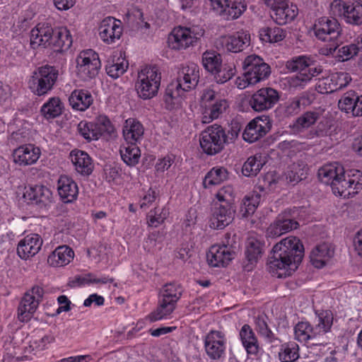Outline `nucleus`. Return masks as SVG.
Returning <instances> with one entry per match:
<instances>
[{
    "mask_svg": "<svg viewBox=\"0 0 362 362\" xmlns=\"http://www.w3.org/2000/svg\"><path fill=\"white\" fill-rule=\"evenodd\" d=\"M304 248L300 240L289 236L276 243L269 258L268 268L271 274L278 278L291 275L303 257Z\"/></svg>",
    "mask_w": 362,
    "mask_h": 362,
    "instance_id": "nucleus-1",
    "label": "nucleus"
},
{
    "mask_svg": "<svg viewBox=\"0 0 362 362\" xmlns=\"http://www.w3.org/2000/svg\"><path fill=\"white\" fill-rule=\"evenodd\" d=\"M354 176H345L343 166L338 163L325 165L318 170L321 182L330 185L334 194L344 198L352 197L362 189V179L356 180Z\"/></svg>",
    "mask_w": 362,
    "mask_h": 362,
    "instance_id": "nucleus-2",
    "label": "nucleus"
},
{
    "mask_svg": "<svg viewBox=\"0 0 362 362\" xmlns=\"http://www.w3.org/2000/svg\"><path fill=\"white\" fill-rule=\"evenodd\" d=\"M199 79V67L194 63L182 65L178 71L177 80L166 88L164 101L168 108L178 105L185 92L194 88Z\"/></svg>",
    "mask_w": 362,
    "mask_h": 362,
    "instance_id": "nucleus-3",
    "label": "nucleus"
},
{
    "mask_svg": "<svg viewBox=\"0 0 362 362\" xmlns=\"http://www.w3.org/2000/svg\"><path fill=\"white\" fill-rule=\"evenodd\" d=\"M214 209L211 218V227L222 229L228 226L234 218L235 210L232 206L234 192L231 186H224L216 194Z\"/></svg>",
    "mask_w": 362,
    "mask_h": 362,
    "instance_id": "nucleus-4",
    "label": "nucleus"
},
{
    "mask_svg": "<svg viewBox=\"0 0 362 362\" xmlns=\"http://www.w3.org/2000/svg\"><path fill=\"white\" fill-rule=\"evenodd\" d=\"M184 289L181 284L172 282L165 284L160 290L156 309L150 313L151 322L167 319L173 313L180 299Z\"/></svg>",
    "mask_w": 362,
    "mask_h": 362,
    "instance_id": "nucleus-5",
    "label": "nucleus"
},
{
    "mask_svg": "<svg viewBox=\"0 0 362 362\" xmlns=\"http://www.w3.org/2000/svg\"><path fill=\"white\" fill-rule=\"evenodd\" d=\"M286 68L290 72H296L288 80L290 86L296 88H303L313 77L322 72V69L315 66L313 60L306 56L292 58L286 62Z\"/></svg>",
    "mask_w": 362,
    "mask_h": 362,
    "instance_id": "nucleus-6",
    "label": "nucleus"
},
{
    "mask_svg": "<svg viewBox=\"0 0 362 362\" xmlns=\"http://www.w3.org/2000/svg\"><path fill=\"white\" fill-rule=\"evenodd\" d=\"M160 74L156 66H145L137 75L135 89L138 95L144 99H151L158 93L160 85Z\"/></svg>",
    "mask_w": 362,
    "mask_h": 362,
    "instance_id": "nucleus-7",
    "label": "nucleus"
},
{
    "mask_svg": "<svg viewBox=\"0 0 362 362\" xmlns=\"http://www.w3.org/2000/svg\"><path fill=\"white\" fill-rule=\"evenodd\" d=\"M58 75V70L54 66H40L32 73L28 81V87L35 95H45L52 90Z\"/></svg>",
    "mask_w": 362,
    "mask_h": 362,
    "instance_id": "nucleus-8",
    "label": "nucleus"
},
{
    "mask_svg": "<svg viewBox=\"0 0 362 362\" xmlns=\"http://www.w3.org/2000/svg\"><path fill=\"white\" fill-rule=\"evenodd\" d=\"M315 37L321 41L330 42L329 52L333 54L338 47L337 40L341 34V28L335 18L322 17L314 25Z\"/></svg>",
    "mask_w": 362,
    "mask_h": 362,
    "instance_id": "nucleus-9",
    "label": "nucleus"
},
{
    "mask_svg": "<svg viewBox=\"0 0 362 362\" xmlns=\"http://www.w3.org/2000/svg\"><path fill=\"white\" fill-rule=\"evenodd\" d=\"M201 148L210 156L220 153L226 142V134L223 128L218 124H213L204 129L199 137Z\"/></svg>",
    "mask_w": 362,
    "mask_h": 362,
    "instance_id": "nucleus-10",
    "label": "nucleus"
},
{
    "mask_svg": "<svg viewBox=\"0 0 362 362\" xmlns=\"http://www.w3.org/2000/svg\"><path fill=\"white\" fill-rule=\"evenodd\" d=\"M204 34V30L198 27H177L170 34L168 46L172 49H185L193 45Z\"/></svg>",
    "mask_w": 362,
    "mask_h": 362,
    "instance_id": "nucleus-11",
    "label": "nucleus"
},
{
    "mask_svg": "<svg viewBox=\"0 0 362 362\" xmlns=\"http://www.w3.org/2000/svg\"><path fill=\"white\" fill-rule=\"evenodd\" d=\"M76 74L83 81L95 77L100 69L101 63L98 53L93 49L81 52L76 57Z\"/></svg>",
    "mask_w": 362,
    "mask_h": 362,
    "instance_id": "nucleus-12",
    "label": "nucleus"
},
{
    "mask_svg": "<svg viewBox=\"0 0 362 362\" xmlns=\"http://www.w3.org/2000/svg\"><path fill=\"white\" fill-rule=\"evenodd\" d=\"M331 11L334 16L343 17L348 23L362 24V1L346 4L334 0L331 4Z\"/></svg>",
    "mask_w": 362,
    "mask_h": 362,
    "instance_id": "nucleus-13",
    "label": "nucleus"
},
{
    "mask_svg": "<svg viewBox=\"0 0 362 362\" xmlns=\"http://www.w3.org/2000/svg\"><path fill=\"white\" fill-rule=\"evenodd\" d=\"M243 68L252 83H257L266 79L271 73L270 66L256 54L247 56L243 62Z\"/></svg>",
    "mask_w": 362,
    "mask_h": 362,
    "instance_id": "nucleus-14",
    "label": "nucleus"
},
{
    "mask_svg": "<svg viewBox=\"0 0 362 362\" xmlns=\"http://www.w3.org/2000/svg\"><path fill=\"white\" fill-rule=\"evenodd\" d=\"M279 98V93L272 88H262L250 97L249 105L256 112H262L274 107Z\"/></svg>",
    "mask_w": 362,
    "mask_h": 362,
    "instance_id": "nucleus-15",
    "label": "nucleus"
},
{
    "mask_svg": "<svg viewBox=\"0 0 362 362\" xmlns=\"http://www.w3.org/2000/svg\"><path fill=\"white\" fill-rule=\"evenodd\" d=\"M226 337L220 331L211 330L204 338V348L207 356L212 360H218L224 356Z\"/></svg>",
    "mask_w": 362,
    "mask_h": 362,
    "instance_id": "nucleus-16",
    "label": "nucleus"
},
{
    "mask_svg": "<svg viewBox=\"0 0 362 362\" xmlns=\"http://www.w3.org/2000/svg\"><path fill=\"white\" fill-rule=\"evenodd\" d=\"M351 81V78L348 73H333L320 78L316 83V90L322 94L333 93L346 87Z\"/></svg>",
    "mask_w": 362,
    "mask_h": 362,
    "instance_id": "nucleus-17",
    "label": "nucleus"
},
{
    "mask_svg": "<svg viewBox=\"0 0 362 362\" xmlns=\"http://www.w3.org/2000/svg\"><path fill=\"white\" fill-rule=\"evenodd\" d=\"M271 127L272 123L269 117H257L247 124L243 138L249 143H253L264 136Z\"/></svg>",
    "mask_w": 362,
    "mask_h": 362,
    "instance_id": "nucleus-18",
    "label": "nucleus"
},
{
    "mask_svg": "<svg viewBox=\"0 0 362 362\" xmlns=\"http://www.w3.org/2000/svg\"><path fill=\"white\" fill-rule=\"evenodd\" d=\"M235 257V252L228 244L212 245L206 254L209 264L211 267H225Z\"/></svg>",
    "mask_w": 362,
    "mask_h": 362,
    "instance_id": "nucleus-19",
    "label": "nucleus"
},
{
    "mask_svg": "<svg viewBox=\"0 0 362 362\" xmlns=\"http://www.w3.org/2000/svg\"><path fill=\"white\" fill-rule=\"evenodd\" d=\"M122 23L114 17L105 18L99 26V36L106 44H112L122 36Z\"/></svg>",
    "mask_w": 362,
    "mask_h": 362,
    "instance_id": "nucleus-20",
    "label": "nucleus"
},
{
    "mask_svg": "<svg viewBox=\"0 0 362 362\" xmlns=\"http://www.w3.org/2000/svg\"><path fill=\"white\" fill-rule=\"evenodd\" d=\"M54 28L48 23H39L30 31V46L33 49L50 47Z\"/></svg>",
    "mask_w": 362,
    "mask_h": 362,
    "instance_id": "nucleus-21",
    "label": "nucleus"
},
{
    "mask_svg": "<svg viewBox=\"0 0 362 362\" xmlns=\"http://www.w3.org/2000/svg\"><path fill=\"white\" fill-rule=\"evenodd\" d=\"M41 154L40 149L33 144H23L13 150L12 157L13 162L21 166L35 163Z\"/></svg>",
    "mask_w": 362,
    "mask_h": 362,
    "instance_id": "nucleus-22",
    "label": "nucleus"
},
{
    "mask_svg": "<svg viewBox=\"0 0 362 362\" xmlns=\"http://www.w3.org/2000/svg\"><path fill=\"white\" fill-rule=\"evenodd\" d=\"M319 328L311 326L308 322H299L294 327L295 339L300 342L307 343L313 341L312 345H325V339H322L317 333Z\"/></svg>",
    "mask_w": 362,
    "mask_h": 362,
    "instance_id": "nucleus-23",
    "label": "nucleus"
},
{
    "mask_svg": "<svg viewBox=\"0 0 362 362\" xmlns=\"http://www.w3.org/2000/svg\"><path fill=\"white\" fill-rule=\"evenodd\" d=\"M42 243V239L38 234H29L19 241L17 254L23 259L32 257L38 253Z\"/></svg>",
    "mask_w": 362,
    "mask_h": 362,
    "instance_id": "nucleus-24",
    "label": "nucleus"
},
{
    "mask_svg": "<svg viewBox=\"0 0 362 362\" xmlns=\"http://www.w3.org/2000/svg\"><path fill=\"white\" fill-rule=\"evenodd\" d=\"M225 48L231 52H239L248 47L250 43V34L246 30H240L223 38Z\"/></svg>",
    "mask_w": 362,
    "mask_h": 362,
    "instance_id": "nucleus-25",
    "label": "nucleus"
},
{
    "mask_svg": "<svg viewBox=\"0 0 362 362\" xmlns=\"http://www.w3.org/2000/svg\"><path fill=\"white\" fill-rule=\"evenodd\" d=\"M57 190L59 197L64 203H71L77 199L78 188L72 178L67 175H61L57 182Z\"/></svg>",
    "mask_w": 362,
    "mask_h": 362,
    "instance_id": "nucleus-26",
    "label": "nucleus"
},
{
    "mask_svg": "<svg viewBox=\"0 0 362 362\" xmlns=\"http://www.w3.org/2000/svg\"><path fill=\"white\" fill-rule=\"evenodd\" d=\"M144 129L141 123L133 118L127 119L122 128L123 137L126 143L137 144L143 139Z\"/></svg>",
    "mask_w": 362,
    "mask_h": 362,
    "instance_id": "nucleus-27",
    "label": "nucleus"
},
{
    "mask_svg": "<svg viewBox=\"0 0 362 362\" xmlns=\"http://www.w3.org/2000/svg\"><path fill=\"white\" fill-rule=\"evenodd\" d=\"M23 197L32 204L46 206L51 202L52 193L47 187L35 185L26 188Z\"/></svg>",
    "mask_w": 362,
    "mask_h": 362,
    "instance_id": "nucleus-28",
    "label": "nucleus"
},
{
    "mask_svg": "<svg viewBox=\"0 0 362 362\" xmlns=\"http://www.w3.org/2000/svg\"><path fill=\"white\" fill-rule=\"evenodd\" d=\"M70 156L77 173L83 176H88L92 173L94 165L91 158L86 152L79 150L72 151Z\"/></svg>",
    "mask_w": 362,
    "mask_h": 362,
    "instance_id": "nucleus-29",
    "label": "nucleus"
},
{
    "mask_svg": "<svg viewBox=\"0 0 362 362\" xmlns=\"http://www.w3.org/2000/svg\"><path fill=\"white\" fill-rule=\"evenodd\" d=\"M73 42L70 31L66 27L54 28L50 47L55 51L62 52L68 50Z\"/></svg>",
    "mask_w": 362,
    "mask_h": 362,
    "instance_id": "nucleus-30",
    "label": "nucleus"
},
{
    "mask_svg": "<svg viewBox=\"0 0 362 362\" xmlns=\"http://www.w3.org/2000/svg\"><path fill=\"white\" fill-rule=\"evenodd\" d=\"M74 252L68 245L58 246L47 258V262L52 267H64L74 259Z\"/></svg>",
    "mask_w": 362,
    "mask_h": 362,
    "instance_id": "nucleus-31",
    "label": "nucleus"
},
{
    "mask_svg": "<svg viewBox=\"0 0 362 362\" xmlns=\"http://www.w3.org/2000/svg\"><path fill=\"white\" fill-rule=\"evenodd\" d=\"M264 243L260 237L251 234L246 243L245 257L249 264L253 265L257 263L263 253Z\"/></svg>",
    "mask_w": 362,
    "mask_h": 362,
    "instance_id": "nucleus-32",
    "label": "nucleus"
},
{
    "mask_svg": "<svg viewBox=\"0 0 362 362\" xmlns=\"http://www.w3.org/2000/svg\"><path fill=\"white\" fill-rule=\"evenodd\" d=\"M298 226V223L293 219L279 216L267 228V235L269 238H276L297 228Z\"/></svg>",
    "mask_w": 362,
    "mask_h": 362,
    "instance_id": "nucleus-33",
    "label": "nucleus"
},
{
    "mask_svg": "<svg viewBox=\"0 0 362 362\" xmlns=\"http://www.w3.org/2000/svg\"><path fill=\"white\" fill-rule=\"evenodd\" d=\"M71 107L76 110L85 111L93 102L91 93L87 90H74L69 98Z\"/></svg>",
    "mask_w": 362,
    "mask_h": 362,
    "instance_id": "nucleus-34",
    "label": "nucleus"
},
{
    "mask_svg": "<svg viewBox=\"0 0 362 362\" xmlns=\"http://www.w3.org/2000/svg\"><path fill=\"white\" fill-rule=\"evenodd\" d=\"M240 338L247 353L250 355H257L259 346L252 329L249 325H244L240 330Z\"/></svg>",
    "mask_w": 362,
    "mask_h": 362,
    "instance_id": "nucleus-35",
    "label": "nucleus"
},
{
    "mask_svg": "<svg viewBox=\"0 0 362 362\" xmlns=\"http://www.w3.org/2000/svg\"><path fill=\"white\" fill-rule=\"evenodd\" d=\"M228 107V103L224 98H218L206 106L202 112V122L210 123L214 119L218 118Z\"/></svg>",
    "mask_w": 362,
    "mask_h": 362,
    "instance_id": "nucleus-36",
    "label": "nucleus"
},
{
    "mask_svg": "<svg viewBox=\"0 0 362 362\" xmlns=\"http://www.w3.org/2000/svg\"><path fill=\"white\" fill-rule=\"evenodd\" d=\"M272 9L273 11L272 17L279 25H284L292 21L298 14V8L293 4L278 6Z\"/></svg>",
    "mask_w": 362,
    "mask_h": 362,
    "instance_id": "nucleus-37",
    "label": "nucleus"
},
{
    "mask_svg": "<svg viewBox=\"0 0 362 362\" xmlns=\"http://www.w3.org/2000/svg\"><path fill=\"white\" fill-rule=\"evenodd\" d=\"M334 254L328 245L324 243L316 246L310 253V259L316 268L323 267Z\"/></svg>",
    "mask_w": 362,
    "mask_h": 362,
    "instance_id": "nucleus-38",
    "label": "nucleus"
},
{
    "mask_svg": "<svg viewBox=\"0 0 362 362\" xmlns=\"http://www.w3.org/2000/svg\"><path fill=\"white\" fill-rule=\"evenodd\" d=\"M38 303L29 293H25L18 308V319L21 322H28L35 312Z\"/></svg>",
    "mask_w": 362,
    "mask_h": 362,
    "instance_id": "nucleus-39",
    "label": "nucleus"
},
{
    "mask_svg": "<svg viewBox=\"0 0 362 362\" xmlns=\"http://www.w3.org/2000/svg\"><path fill=\"white\" fill-rule=\"evenodd\" d=\"M122 160L129 166H134L139 163L141 157V151L137 144L126 143L119 148Z\"/></svg>",
    "mask_w": 362,
    "mask_h": 362,
    "instance_id": "nucleus-40",
    "label": "nucleus"
},
{
    "mask_svg": "<svg viewBox=\"0 0 362 362\" xmlns=\"http://www.w3.org/2000/svg\"><path fill=\"white\" fill-rule=\"evenodd\" d=\"M320 117V113L318 111H307L298 117L291 127L293 131L302 132L314 125Z\"/></svg>",
    "mask_w": 362,
    "mask_h": 362,
    "instance_id": "nucleus-41",
    "label": "nucleus"
},
{
    "mask_svg": "<svg viewBox=\"0 0 362 362\" xmlns=\"http://www.w3.org/2000/svg\"><path fill=\"white\" fill-rule=\"evenodd\" d=\"M246 8L244 0H229L220 16L226 20L236 19L244 13Z\"/></svg>",
    "mask_w": 362,
    "mask_h": 362,
    "instance_id": "nucleus-42",
    "label": "nucleus"
},
{
    "mask_svg": "<svg viewBox=\"0 0 362 362\" xmlns=\"http://www.w3.org/2000/svg\"><path fill=\"white\" fill-rule=\"evenodd\" d=\"M63 103L57 97L49 98L41 107L40 112L47 119H54L62 113Z\"/></svg>",
    "mask_w": 362,
    "mask_h": 362,
    "instance_id": "nucleus-43",
    "label": "nucleus"
},
{
    "mask_svg": "<svg viewBox=\"0 0 362 362\" xmlns=\"http://www.w3.org/2000/svg\"><path fill=\"white\" fill-rule=\"evenodd\" d=\"M308 168L303 160L294 162L288 167L286 176L291 182H298L306 177Z\"/></svg>",
    "mask_w": 362,
    "mask_h": 362,
    "instance_id": "nucleus-44",
    "label": "nucleus"
},
{
    "mask_svg": "<svg viewBox=\"0 0 362 362\" xmlns=\"http://www.w3.org/2000/svg\"><path fill=\"white\" fill-rule=\"evenodd\" d=\"M286 31L279 27H264L259 31L262 41L266 42H278L286 37Z\"/></svg>",
    "mask_w": 362,
    "mask_h": 362,
    "instance_id": "nucleus-45",
    "label": "nucleus"
},
{
    "mask_svg": "<svg viewBox=\"0 0 362 362\" xmlns=\"http://www.w3.org/2000/svg\"><path fill=\"white\" fill-rule=\"evenodd\" d=\"M93 123L95 126L98 139L101 136L113 137L115 136V129L107 116L99 115Z\"/></svg>",
    "mask_w": 362,
    "mask_h": 362,
    "instance_id": "nucleus-46",
    "label": "nucleus"
},
{
    "mask_svg": "<svg viewBox=\"0 0 362 362\" xmlns=\"http://www.w3.org/2000/svg\"><path fill=\"white\" fill-rule=\"evenodd\" d=\"M228 177V171L223 167H214L207 174L203 181V185L205 188L213 185L221 184Z\"/></svg>",
    "mask_w": 362,
    "mask_h": 362,
    "instance_id": "nucleus-47",
    "label": "nucleus"
},
{
    "mask_svg": "<svg viewBox=\"0 0 362 362\" xmlns=\"http://www.w3.org/2000/svg\"><path fill=\"white\" fill-rule=\"evenodd\" d=\"M299 346L293 341L283 344L279 352V358L281 362H294L299 358Z\"/></svg>",
    "mask_w": 362,
    "mask_h": 362,
    "instance_id": "nucleus-48",
    "label": "nucleus"
},
{
    "mask_svg": "<svg viewBox=\"0 0 362 362\" xmlns=\"http://www.w3.org/2000/svg\"><path fill=\"white\" fill-rule=\"evenodd\" d=\"M264 164V161L262 160L261 155L256 154L250 156L243 166V173L247 177L256 175L260 171Z\"/></svg>",
    "mask_w": 362,
    "mask_h": 362,
    "instance_id": "nucleus-49",
    "label": "nucleus"
},
{
    "mask_svg": "<svg viewBox=\"0 0 362 362\" xmlns=\"http://www.w3.org/2000/svg\"><path fill=\"white\" fill-rule=\"evenodd\" d=\"M305 101L304 97H296L283 104L279 110L284 116L291 117L300 112L301 107L305 105Z\"/></svg>",
    "mask_w": 362,
    "mask_h": 362,
    "instance_id": "nucleus-50",
    "label": "nucleus"
},
{
    "mask_svg": "<svg viewBox=\"0 0 362 362\" xmlns=\"http://www.w3.org/2000/svg\"><path fill=\"white\" fill-rule=\"evenodd\" d=\"M333 324V314L330 310H323L318 314L317 323L315 328H319L317 333L324 339V335L328 332Z\"/></svg>",
    "mask_w": 362,
    "mask_h": 362,
    "instance_id": "nucleus-51",
    "label": "nucleus"
},
{
    "mask_svg": "<svg viewBox=\"0 0 362 362\" xmlns=\"http://www.w3.org/2000/svg\"><path fill=\"white\" fill-rule=\"evenodd\" d=\"M261 196L259 193L253 192L252 194L245 196L243 200L240 208V213L244 217L254 214L257 207L260 202Z\"/></svg>",
    "mask_w": 362,
    "mask_h": 362,
    "instance_id": "nucleus-52",
    "label": "nucleus"
},
{
    "mask_svg": "<svg viewBox=\"0 0 362 362\" xmlns=\"http://www.w3.org/2000/svg\"><path fill=\"white\" fill-rule=\"evenodd\" d=\"M128 66L129 63L124 58H117L116 61L108 62L105 70L110 77L117 78L127 71Z\"/></svg>",
    "mask_w": 362,
    "mask_h": 362,
    "instance_id": "nucleus-53",
    "label": "nucleus"
},
{
    "mask_svg": "<svg viewBox=\"0 0 362 362\" xmlns=\"http://www.w3.org/2000/svg\"><path fill=\"white\" fill-rule=\"evenodd\" d=\"M357 94L350 90L345 93L338 102L339 108L352 117L354 115V107L356 106Z\"/></svg>",
    "mask_w": 362,
    "mask_h": 362,
    "instance_id": "nucleus-54",
    "label": "nucleus"
},
{
    "mask_svg": "<svg viewBox=\"0 0 362 362\" xmlns=\"http://www.w3.org/2000/svg\"><path fill=\"white\" fill-rule=\"evenodd\" d=\"M204 67L212 74L222 65L221 57L215 52H205L202 56Z\"/></svg>",
    "mask_w": 362,
    "mask_h": 362,
    "instance_id": "nucleus-55",
    "label": "nucleus"
},
{
    "mask_svg": "<svg viewBox=\"0 0 362 362\" xmlns=\"http://www.w3.org/2000/svg\"><path fill=\"white\" fill-rule=\"evenodd\" d=\"M255 329L258 334L264 337L267 341L272 343L275 340L274 334L269 328L265 316L259 315L256 317Z\"/></svg>",
    "mask_w": 362,
    "mask_h": 362,
    "instance_id": "nucleus-56",
    "label": "nucleus"
},
{
    "mask_svg": "<svg viewBox=\"0 0 362 362\" xmlns=\"http://www.w3.org/2000/svg\"><path fill=\"white\" fill-rule=\"evenodd\" d=\"M235 74V68L233 64H222L218 69L217 71H214V79L218 83H224L230 80Z\"/></svg>",
    "mask_w": 362,
    "mask_h": 362,
    "instance_id": "nucleus-57",
    "label": "nucleus"
},
{
    "mask_svg": "<svg viewBox=\"0 0 362 362\" xmlns=\"http://www.w3.org/2000/svg\"><path fill=\"white\" fill-rule=\"evenodd\" d=\"M78 132L87 141L98 140V133L93 122L81 121L77 127Z\"/></svg>",
    "mask_w": 362,
    "mask_h": 362,
    "instance_id": "nucleus-58",
    "label": "nucleus"
},
{
    "mask_svg": "<svg viewBox=\"0 0 362 362\" xmlns=\"http://www.w3.org/2000/svg\"><path fill=\"white\" fill-rule=\"evenodd\" d=\"M168 214V212L165 209L156 207L147 215L148 226L151 227L158 226L167 218Z\"/></svg>",
    "mask_w": 362,
    "mask_h": 362,
    "instance_id": "nucleus-59",
    "label": "nucleus"
},
{
    "mask_svg": "<svg viewBox=\"0 0 362 362\" xmlns=\"http://www.w3.org/2000/svg\"><path fill=\"white\" fill-rule=\"evenodd\" d=\"M176 156L169 153L163 158H158L156 165L155 170L157 173H164L168 170L175 163Z\"/></svg>",
    "mask_w": 362,
    "mask_h": 362,
    "instance_id": "nucleus-60",
    "label": "nucleus"
},
{
    "mask_svg": "<svg viewBox=\"0 0 362 362\" xmlns=\"http://www.w3.org/2000/svg\"><path fill=\"white\" fill-rule=\"evenodd\" d=\"M358 54V48L356 44L344 45L338 49L337 57L339 61H347Z\"/></svg>",
    "mask_w": 362,
    "mask_h": 362,
    "instance_id": "nucleus-61",
    "label": "nucleus"
},
{
    "mask_svg": "<svg viewBox=\"0 0 362 362\" xmlns=\"http://www.w3.org/2000/svg\"><path fill=\"white\" fill-rule=\"evenodd\" d=\"M30 132L25 128L19 129L13 132L8 137V142L11 145H18L29 141Z\"/></svg>",
    "mask_w": 362,
    "mask_h": 362,
    "instance_id": "nucleus-62",
    "label": "nucleus"
},
{
    "mask_svg": "<svg viewBox=\"0 0 362 362\" xmlns=\"http://www.w3.org/2000/svg\"><path fill=\"white\" fill-rule=\"evenodd\" d=\"M218 93L214 90V86L204 89L201 95V105L205 109L206 106L214 103L216 99L219 98Z\"/></svg>",
    "mask_w": 362,
    "mask_h": 362,
    "instance_id": "nucleus-63",
    "label": "nucleus"
},
{
    "mask_svg": "<svg viewBox=\"0 0 362 362\" xmlns=\"http://www.w3.org/2000/svg\"><path fill=\"white\" fill-rule=\"evenodd\" d=\"M157 194L156 191L151 188H149L147 191L143 192L141 194L139 200V206L141 209L146 210L156 201Z\"/></svg>",
    "mask_w": 362,
    "mask_h": 362,
    "instance_id": "nucleus-64",
    "label": "nucleus"
}]
</instances>
